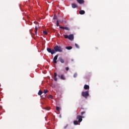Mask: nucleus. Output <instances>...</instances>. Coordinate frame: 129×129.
Returning a JSON list of instances; mask_svg holds the SVG:
<instances>
[{
    "label": "nucleus",
    "mask_w": 129,
    "mask_h": 129,
    "mask_svg": "<svg viewBox=\"0 0 129 129\" xmlns=\"http://www.w3.org/2000/svg\"><path fill=\"white\" fill-rule=\"evenodd\" d=\"M53 50H54L55 53L56 52H61L62 51V48L58 45L54 46Z\"/></svg>",
    "instance_id": "f257e3e1"
},
{
    "label": "nucleus",
    "mask_w": 129,
    "mask_h": 129,
    "mask_svg": "<svg viewBox=\"0 0 129 129\" xmlns=\"http://www.w3.org/2000/svg\"><path fill=\"white\" fill-rule=\"evenodd\" d=\"M64 37L66 39H69L71 41H73L74 39V36L73 34H70L69 35H64Z\"/></svg>",
    "instance_id": "f03ea898"
},
{
    "label": "nucleus",
    "mask_w": 129,
    "mask_h": 129,
    "mask_svg": "<svg viewBox=\"0 0 129 129\" xmlns=\"http://www.w3.org/2000/svg\"><path fill=\"white\" fill-rule=\"evenodd\" d=\"M89 91H86V92H82V95L85 99H87L88 97L89 96Z\"/></svg>",
    "instance_id": "7ed1b4c3"
},
{
    "label": "nucleus",
    "mask_w": 129,
    "mask_h": 129,
    "mask_svg": "<svg viewBox=\"0 0 129 129\" xmlns=\"http://www.w3.org/2000/svg\"><path fill=\"white\" fill-rule=\"evenodd\" d=\"M47 51L52 55L55 53L54 49H51L50 48H47Z\"/></svg>",
    "instance_id": "20e7f679"
},
{
    "label": "nucleus",
    "mask_w": 129,
    "mask_h": 129,
    "mask_svg": "<svg viewBox=\"0 0 129 129\" xmlns=\"http://www.w3.org/2000/svg\"><path fill=\"white\" fill-rule=\"evenodd\" d=\"M84 118V116H81L80 115H77L76 119L78 120V122L80 123L82 121V120H83L82 118Z\"/></svg>",
    "instance_id": "39448f33"
},
{
    "label": "nucleus",
    "mask_w": 129,
    "mask_h": 129,
    "mask_svg": "<svg viewBox=\"0 0 129 129\" xmlns=\"http://www.w3.org/2000/svg\"><path fill=\"white\" fill-rule=\"evenodd\" d=\"M58 58V55L56 54V55L54 56L53 59V62L54 63L56 64L57 63V59Z\"/></svg>",
    "instance_id": "423d86ee"
},
{
    "label": "nucleus",
    "mask_w": 129,
    "mask_h": 129,
    "mask_svg": "<svg viewBox=\"0 0 129 129\" xmlns=\"http://www.w3.org/2000/svg\"><path fill=\"white\" fill-rule=\"evenodd\" d=\"M58 77L62 80H65L66 78L64 76V75H61V76L58 75Z\"/></svg>",
    "instance_id": "0eeeda50"
},
{
    "label": "nucleus",
    "mask_w": 129,
    "mask_h": 129,
    "mask_svg": "<svg viewBox=\"0 0 129 129\" xmlns=\"http://www.w3.org/2000/svg\"><path fill=\"white\" fill-rule=\"evenodd\" d=\"M72 7L73 9H75L78 8V5L75 3H73L72 5Z\"/></svg>",
    "instance_id": "6e6552de"
},
{
    "label": "nucleus",
    "mask_w": 129,
    "mask_h": 129,
    "mask_svg": "<svg viewBox=\"0 0 129 129\" xmlns=\"http://www.w3.org/2000/svg\"><path fill=\"white\" fill-rule=\"evenodd\" d=\"M84 88L85 90H89L90 87L88 86V85H85Z\"/></svg>",
    "instance_id": "1a4fd4ad"
},
{
    "label": "nucleus",
    "mask_w": 129,
    "mask_h": 129,
    "mask_svg": "<svg viewBox=\"0 0 129 129\" xmlns=\"http://www.w3.org/2000/svg\"><path fill=\"white\" fill-rule=\"evenodd\" d=\"M77 2L79 4H83L84 3V0H77Z\"/></svg>",
    "instance_id": "9d476101"
},
{
    "label": "nucleus",
    "mask_w": 129,
    "mask_h": 129,
    "mask_svg": "<svg viewBox=\"0 0 129 129\" xmlns=\"http://www.w3.org/2000/svg\"><path fill=\"white\" fill-rule=\"evenodd\" d=\"M58 59L59 60L60 62L61 63H64V59H63L62 58V57H59Z\"/></svg>",
    "instance_id": "9b49d317"
},
{
    "label": "nucleus",
    "mask_w": 129,
    "mask_h": 129,
    "mask_svg": "<svg viewBox=\"0 0 129 129\" xmlns=\"http://www.w3.org/2000/svg\"><path fill=\"white\" fill-rule=\"evenodd\" d=\"M79 14L82 15H84L85 14V12L84 10H80L79 12Z\"/></svg>",
    "instance_id": "f8f14e48"
},
{
    "label": "nucleus",
    "mask_w": 129,
    "mask_h": 129,
    "mask_svg": "<svg viewBox=\"0 0 129 129\" xmlns=\"http://www.w3.org/2000/svg\"><path fill=\"white\" fill-rule=\"evenodd\" d=\"M54 81H55V82H56L57 80V78H56V76H57V74H56V73H54Z\"/></svg>",
    "instance_id": "ddd939ff"
},
{
    "label": "nucleus",
    "mask_w": 129,
    "mask_h": 129,
    "mask_svg": "<svg viewBox=\"0 0 129 129\" xmlns=\"http://www.w3.org/2000/svg\"><path fill=\"white\" fill-rule=\"evenodd\" d=\"M66 48L68 50H71L72 49V46H66Z\"/></svg>",
    "instance_id": "4468645a"
},
{
    "label": "nucleus",
    "mask_w": 129,
    "mask_h": 129,
    "mask_svg": "<svg viewBox=\"0 0 129 129\" xmlns=\"http://www.w3.org/2000/svg\"><path fill=\"white\" fill-rule=\"evenodd\" d=\"M79 121H77V120H75L74 121V124L76 125H78L79 124Z\"/></svg>",
    "instance_id": "2eb2a0df"
},
{
    "label": "nucleus",
    "mask_w": 129,
    "mask_h": 129,
    "mask_svg": "<svg viewBox=\"0 0 129 129\" xmlns=\"http://www.w3.org/2000/svg\"><path fill=\"white\" fill-rule=\"evenodd\" d=\"M64 30H68V31H70V29L68 27H64Z\"/></svg>",
    "instance_id": "dca6fc26"
},
{
    "label": "nucleus",
    "mask_w": 129,
    "mask_h": 129,
    "mask_svg": "<svg viewBox=\"0 0 129 129\" xmlns=\"http://www.w3.org/2000/svg\"><path fill=\"white\" fill-rule=\"evenodd\" d=\"M42 93V92L41 91H39L38 94V95L41 96Z\"/></svg>",
    "instance_id": "f3484780"
},
{
    "label": "nucleus",
    "mask_w": 129,
    "mask_h": 129,
    "mask_svg": "<svg viewBox=\"0 0 129 129\" xmlns=\"http://www.w3.org/2000/svg\"><path fill=\"white\" fill-rule=\"evenodd\" d=\"M43 33L44 35H47V34H48V33L46 31H43Z\"/></svg>",
    "instance_id": "a211bd4d"
},
{
    "label": "nucleus",
    "mask_w": 129,
    "mask_h": 129,
    "mask_svg": "<svg viewBox=\"0 0 129 129\" xmlns=\"http://www.w3.org/2000/svg\"><path fill=\"white\" fill-rule=\"evenodd\" d=\"M48 99H52L53 98V96L52 95H49L48 97Z\"/></svg>",
    "instance_id": "6ab92c4d"
},
{
    "label": "nucleus",
    "mask_w": 129,
    "mask_h": 129,
    "mask_svg": "<svg viewBox=\"0 0 129 129\" xmlns=\"http://www.w3.org/2000/svg\"><path fill=\"white\" fill-rule=\"evenodd\" d=\"M75 46L77 48H79V46L77 43H75Z\"/></svg>",
    "instance_id": "aec40b11"
},
{
    "label": "nucleus",
    "mask_w": 129,
    "mask_h": 129,
    "mask_svg": "<svg viewBox=\"0 0 129 129\" xmlns=\"http://www.w3.org/2000/svg\"><path fill=\"white\" fill-rule=\"evenodd\" d=\"M48 92L47 90H44V93L46 94Z\"/></svg>",
    "instance_id": "412c9836"
},
{
    "label": "nucleus",
    "mask_w": 129,
    "mask_h": 129,
    "mask_svg": "<svg viewBox=\"0 0 129 129\" xmlns=\"http://www.w3.org/2000/svg\"><path fill=\"white\" fill-rule=\"evenodd\" d=\"M56 26L58 27L59 26V22L58 20H57V22H56Z\"/></svg>",
    "instance_id": "4be33fe9"
},
{
    "label": "nucleus",
    "mask_w": 129,
    "mask_h": 129,
    "mask_svg": "<svg viewBox=\"0 0 129 129\" xmlns=\"http://www.w3.org/2000/svg\"><path fill=\"white\" fill-rule=\"evenodd\" d=\"M35 31H37L38 30V28H37V25L35 26Z\"/></svg>",
    "instance_id": "5701e85b"
},
{
    "label": "nucleus",
    "mask_w": 129,
    "mask_h": 129,
    "mask_svg": "<svg viewBox=\"0 0 129 129\" xmlns=\"http://www.w3.org/2000/svg\"><path fill=\"white\" fill-rule=\"evenodd\" d=\"M77 75H78L77 74H76H76H74V78H76L77 76Z\"/></svg>",
    "instance_id": "b1692460"
},
{
    "label": "nucleus",
    "mask_w": 129,
    "mask_h": 129,
    "mask_svg": "<svg viewBox=\"0 0 129 129\" xmlns=\"http://www.w3.org/2000/svg\"><path fill=\"white\" fill-rule=\"evenodd\" d=\"M45 109L46 110H50V108H48V107H46Z\"/></svg>",
    "instance_id": "393cba45"
},
{
    "label": "nucleus",
    "mask_w": 129,
    "mask_h": 129,
    "mask_svg": "<svg viewBox=\"0 0 129 129\" xmlns=\"http://www.w3.org/2000/svg\"><path fill=\"white\" fill-rule=\"evenodd\" d=\"M56 110H57V111H59V109H60V108L58 107H56Z\"/></svg>",
    "instance_id": "a878e982"
},
{
    "label": "nucleus",
    "mask_w": 129,
    "mask_h": 129,
    "mask_svg": "<svg viewBox=\"0 0 129 129\" xmlns=\"http://www.w3.org/2000/svg\"><path fill=\"white\" fill-rule=\"evenodd\" d=\"M86 112H81V114L82 116L84 114H85Z\"/></svg>",
    "instance_id": "bb28decb"
},
{
    "label": "nucleus",
    "mask_w": 129,
    "mask_h": 129,
    "mask_svg": "<svg viewBox=\"0 0 129 129\" xmlns=\"http://www.w3.org/2000/svg\"><path fill=\"white\" fill-rule=\"evenodd\" d=\"M66 70L67 71H68L69 70V68H66Z\"/></svg>",
    "instance_id": "cd10ccee"
},
{
    "label": "nucleus",
    "mask_w": 129,
    "mask_h": 129,
    "mask_svg": "<svg viewBox=\"0 0 129 129\" xmlns=\"http://www.w3.org/2000/svg\"><path fill=\"white\" fill-rule=\"evenodd\" d=\"M68 126V124H67L66 126H64V128L66 129Z\"/></svg>",
    "instance_id": "c85d7f7f"
},
{
    "label": "nucleus",
    "mask_w": 129,
    "mask_h": 129,
    "mask_svg": "<svg viewBox=\"0 0 129 129\" xmlns=\"http://www.w3.org/2000/svg\"><path fill=\"white\" fill-rule=\"evenodd\" d=\"M35 35H37V31L35 30Z\"/></svg>",
    "instance_id": "c756f323"
},
{
    "label": "nucleus",
    "mask_w": 129,
    "mask_h": 129,
    "mask_svg": "<svg viewBox=\"0 0 129 129\" xmlns=\"http://www.w3.org/2000/svg\"><path fill=\"white\" fill-rule=\"evenodd\" d=\"M53 19H57L56 17L54 16V17L53 18Z\"/></svg>",
    "instance_id": "7c9ffc66"
},
{
    "label": "nucleus",
    "mask_w": 129,
    "mask_h": 129,
    "mask_svg": "<svg viewBox=\"0 0 129 129\" xmlns=\"http://www.w3.org/2000/svg\"><path fill=\"white\" fill-rule=\"evenodd\" d=\"M59 28H60V29H62L63 27H62V26H59Z\"/></svg>",
    "instance_id": "2f4dec72"
},
{
    "label": "nucleus",
    "mask_w": 129,
    "mask_h": 129,
    "mask_svg": "<svg viewBox=\"0 0 129 129\" xmlns=\"http://www.w3.org/2000/svg\"><path fill=\"white\" fill-rule=\"evenodd\" d=\"M64 28H65V27H63L62 29L64 30Z\"/></svg>",
    "instance_id": "473e14b6"
},
{
    "label": "nucleus",
    "mask_w": 129,
    "mask_h": 129,
    "mask_svg": "<svg viewBox=\"0 0 129 129\" xmlns=\"http://www.w3.org/2000/svg\"><path fill=\"white\" fill-rule=\"evenodd\" d=\"M36 25H37L38 26H39L38 23H37V24H36Z\"/></svg>",
    "instance_id": "72a5a7b5"
},
{
    "label": "nucleus",
    "mask_w": 129,
    "mask_h": 129,
    "mask_svg": "<svg viewBox=\"0 0 129 129\" xmlns=\"http://www.w3.org/2000/svg\"><path fill=\"white\" fill-rule=\"evenodd\" d=\"M2 106H0V109H2Z\"/></svg>",
    "instance_id": "f704fd0d"
},
{
    "label": "nucleus",
    "mask_w": 129,
    "mask_h": 129,
    "mask_svg": "<svg viewBox=\"0 0 129 129\" xmlns=\"http://www.w3.org/2000/svg\"><path fill=\"white\" fill-rule=\"evenodd\" d=\"M72 61H74V59H71Z\"/></svg>",
    "instance_id": "c9c22d12"
},
{
    "label": "nucleus",
    "mask_w": 129,
    "mask_h": 129,
    "mask_svg": "<svg viewBox=\"0 0 129 129\" xmlns=\"http://www.w3.org/2000/svg\"><path fill=\"white\" fill-rule=\"evenodd\" d=\"M59 116H60V117H61V115H59Z\"/></svg>",
    "instance_id": "e433bc0d"
},
{
    "label": "nucleus",
    "mask_w": 129,
    "mask_h": 129,
    "mask_svg": "<svg viewBox=\"0 0 129 129\" xmlns=\"http://www.w3.org/2000/svg\"><path fill=\"white\" fill-rule=\"evenodd\" d=\"M81 109H84L83 108H81Z\"/></svg>",
    "instance_id": "4c0bfd02"
}]
</instances>
